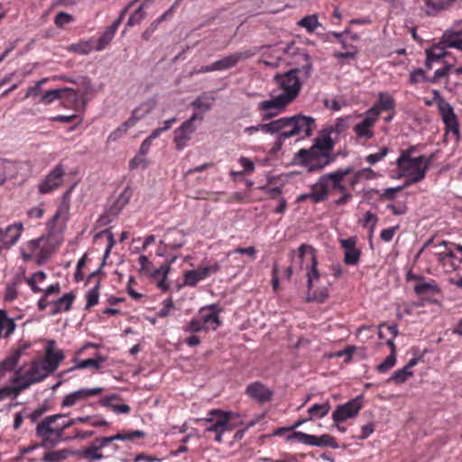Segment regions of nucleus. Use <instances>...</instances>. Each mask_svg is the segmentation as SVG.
<instances>
[{"label": "nucleus", "mask_w": 462, "mask_h": 462, "mask_svg": "<svg viewBox=\"0 0 462 462\" xmlns=\"http://www.w3.org/2000/svg\"><path fill=\"white\" fill-rule=\"evenodd\" d=\"M144 437L145 433L139 430L119 432L109 437H98L86 448L77 449L75 451L67 448L48 451L44 453L42 461L60 462L66 459L69 455L76 456L79 459H84L88 462L100 461L106 457V456L102 452L103 448L111 446L114 452H117L119 450L118 445L114 444L116 440H134V439H143Z\"/></svg>", "instance_id": "nucleus-1"}, {"label": "nucleus", "mask_w": 462, "mask_h": 462, "mask_svg": "<svg viewBox=\"0 0 462 462\" xmlns=\"http://www.w3.org/2000/svg\"><path fill=\"white\" fill-rule=\"evenodd\" d=\"M350 167L339 168L333 172L321 175L317 181L310 186V191L300 194L297 198L298 202H303L310 199L312 203L318 204L324 202L329 195L340 193V197L335 200L337 206H342L349 202L353 196L346 185L345 179L352 173Z\"/></svg>", "instance_id": "nucleus-2"}, {"label": "nucleus", "mask_w": 462, "mask_h": 462, "mask_svg": "<svg viewBox=\"0 0 462 462\" xmlns=\"http://www.w3.org/2000/svg\"><path fill=\"white\" fill-rule=\"evenodd\" d=\"M297 63L301 65L300 69H292L283 74H277L273 78V81L277 86V91L280 93L275 94L281 97L287 104L291 103L299 95L301 89V82L299 79L298 73L303 72L306 78H309L312 63L310 55L305 51H300L296 53ZM276 90H273L275 93Z\"/></svg>", "instance_id": "nucleus-3"}, {"label": "nucleus", "mask_w": 462, "mask_h": 462, "mask_svg": "<svg viewBox=\"0 0 462 462\" xmlns=\"http://www.w3.org/2000/svg\"><path fill=\"white\" fill-rule=\"evenodd\" d=\"M266 128L270 134H278L277 143L281 145L283 141L293 136H298L300 139L310 136L316 128V124L311 116L296 115L271 121Z\"/></svg>", "instance_id": "nucleus-4"}, {"label": "nucleus", "mask_w": 462, "mask_h": 462, "mask_svg": "<svg viewBox=\"0 0 462 462\" xmlns=\"http://www.w3.org/2000/svg\"><path fill=\"white\" fill-rule=\"evenodd\" d=\"M71 419L67 415L58 413L45 417L36 427V437L40 439L39 446L51 448L61 441H66L65 430L72 427Z\"/></svg>", "instance_id": "nucleus-5"}, {"label": "nucleus", "mask_w": 462, "mask_h": 462, "mask_svg": "<svg viewBox=\"0 0 462 462\" xmlns=\"http://www.w3.org/2000/svg\"><path fill=\"white\" fill-rule=\"evenodd\" d=\"M452 245V243L447 241L436 244L433 239H430L423 245L419 255L425 254L430 263L441 266L446 273H451L456 271L461 263V259L455 254Z\"/></svg>", "instance_id": "nucleus-6"}, {"label": "nucleus", "mask_w": 462, "mask_h": 462, "mask_svg": "<svg viewBox=\"0 0 462 462\" xmlns=\"http://www.w3.org/2000/svg\"><path fill=\"white\" fill-rule=\"evenodd\" d=\"M220 311L221 309L217 304L200 308L198 314L183 326V331L199 333L208 332L209 329L217 330L222 325L219 318Z\"/></svg>", "instance_id": "nucleus-7"}, {"label": "nucleus", "mask_w": 462, "mask_h": 462, "mask_svg": "<svg viewBox=\"0 0 462 462\" xmlns=\"http://www.w3.org/2000/svg\"><path fill=\"white\" fill-rule=\"evenodd\" d=\"M236 417V414L232 411H224L219 409H213L208 412V417L198 419L197 421H202L206 424V432H214L215 441L221 443L223 441V434L227 431H232L236 424L232 420Z\"/></svg>", "instance_id": "nucleus-8"}, {"label": "nucleus", "mask_w": 462, "mask_h": 462, "mask_svg": "<svg viewBox=\"0 0 462 462\" xmlns=\"http://www.w3.org/2000/svg\"><path fill=\"white\" fill-rule=\"evenodd\" d=\"M434 159V154L429 156L420 155L414 159H408L404 162L396 160V166L401 177H411V182H420L426 177L430 164Z\"/></svg>", "instance_id": "nucleus-9"}, {"label": "nucleus", "mask_w": 462, "mask_h": 462, "mask_svg": "<svg viewBox=\"0 0 462 462\" xmlns=\"http://www.w3.org/2000/svg\"><path fill=\"white\" fill-rule=\"evenodd\" d=\"M298 164L305 167L309 172H315L323 170L335 161L334 155H327L312 146L309 149H300L295 154Z\"/></svg>", "instance_id": "nucleus-10"}, {"label": "nucleus", "mask_w": 462, "mask_h": 462, "mask_svg": "<svg viewBox=\"0 0 462 462\" xmlns=\"http://www.w3.org/2000/svg\"><path fill=\"white\" fill-rule=\"evenodd\" d=\"M203 120L204 116L199 115V112H195L174 131L173 142L178 151H181L187 146L188 142L197 130L195 122L199 121L201 123Z\"/></svg>", "instance_id": "nucleus-11"}, {"label": "nucleus", "mask_w": 462, "mask_h": 462, "mask_svg": "<svg viewBox=\"0 0 462 462\" xmlns=\"http://www.w3.org/2000/svg\"><path fill=\"white\" fill-rule=\"evenodd\" d=\"M103 387H93V388H80L74 392L66 394L61 402V408H70L78 404L84 403V405L92 406L93 404L88 402V401L96 396H99L104 393Z\"/></svg>", "instance_id": "nucleus-12"}, {"label": "nucleus", "mask_w": 462, "mask_h": 462, "mask_svg": "<svg viewBox=\"0 0 462 462\" xmlns=\"http://www.w3.org/2000/svg\"><path fill=\"white\" fill-rule=\"evenodd\" d=\"M363 408V398L357 396L346 402V403L337 405L332 412L331 419L336 427L349 419L356 417Z\"/></svg>", "instance_id": "nucleus-13"}, {"label": "nucleus", "mask_w": 462, "mask_h": 462, "mask_svg": "<svg viewBox=\"0 0 462 462\" xmlns=\"http://www.w3.org/2000/svg\"><path fill=\"white\" fill-rule=\"evenodd\" d=\"M293 439L298 440L307 446L315 447H330L332 448H337L338 444L336 439L329 434H323L321 436L310 435L302 431H294L287 437V441Z\"/></svg>", "instance_id": "nucleus-14"}, {"label": "nucleus", "mask_w": 462, "mask_h": 462, "mask_svg": "<svg viewBox=\"0 0 462 462\" xmlns=\"http://www.w3.org/2000/svg\"><path fill=\"white\" fill-rule=\"evenodd\" d=\"M69 193V192L68 191L64 194L62 202L59 205L55 214L46 224V229L50 236L62 232L63 228L65 227L69 210V204L66 200Z\"/></svg>", "instance_id": "nucleus-15"}, {"label": "nucleus", "mask_w": 462, "mask_h": 462, "mask_svg": "<svg viewBox=\"0 0 462 462\" xmlns=\"http://www.w3.org/2000/svg\"><path fill=\"white\" fill-rule=\"evenodd\" d=\"M377 121L375 112L366 111L363 119L353 127L356 141L365 143L373 139L374 137V127Z\"/></svg>", "instance_id": "nucleus-16"}, {"label": "nucleus", "mask_w": 462, "mask_h": 462, "mask_svg": "<svg viewBox=\"0 0 462 462\" xmlns=\"http://www.w3.org/2000/svg\"><path fill=\"white\" fill-rule=\"evenodd\" d=\"M65 176V169L61 163L57 164L54 169L39 184L38 189L41 194H48L61 186Z\"/></svg>", "instance_id": "nucleus-17"}, {"label": "nucleus", "mask_w": 462, "mask_h": 462, "mask_svg": "<svg viewBox=\"0 0 462 462\" xmlns=\"http://www.w3.org/2000/svg\"><path fill=\"white\" fill-rule=\"evenodd\" d=\"M24 230L22 222H14L5 228L0 227V246L8 249L15 245Z\"/></svg>", "instance_id": "nucleus-18"}, {"label": "nucleus", "mask_w": 462, "mask_h": 462, "mask_svg": "<svg viewBox=\"0 0 462 462\" xmlns=\"http://www.w3.org/2000/svg\"><path fill=\"white\" fill-rule=\"evenodd\" d=\"M219 269V264L214 263L213 264L199 266L195 270L187 271L183 277L184 284L194 287L199 282L205 280L212 273H217Z\"/></svg>", "instance_id": "nucleus-19"}, {"label": "nucleus", "mask_w": 462, "mask_h": 462, "mask_svg": "<svg viewBox=\"0 0 462 462\" xmlns=\"http://www.w3.org/2000/svg\"><path fill=\"white\" fill-rule=\"evenodd\" d=\"M286 102H284L281 97L277 96H273V98L269 100L261 101L258 104V110L261 113V117L263 121H267L278 116L286 106H288Z\"/></svg>", "instance_id": "nucleus-20"}, {"label": "nucleus", "mask_w": 462, "mask_h": 462, "mask_svg": "<svg viewBox=\"0 0 462 462\" xmlns=\"http://www.w3.org/2000/svg\"><path fill=\"white\" fill-rule=\"evenodd\" d=\"M64 357L63 351L56 348L55 340L50 339L46 342L45 355L42 363L51 374L57 370Z\"/></svg>", "instance_id": "nucleus-21"}, {"label": "nucleus", "mask_w": 462, "mask_h": 462, "mask_svg": "<svg viewBox=\"0 0 462 462\" xmlns=\"http://www.w3.org/2000/svg\"><path fill=\"white\" fill-rule=\"evenodd\" d=\"M51 373L42 362H33L28 371L25 372L21 379L20 390L29 387L31 384L38 383L47 377Z\"/></svg>", "instance_id": "nucleus-22"}, {"label": "nucleus", "mask_w": 462, "mask_h": 462, "mask_svg": "<svg viewBox=\"0 0 462 462\" xmlns=\"http://www.w3.org/2000/svg\"><path fill=\"white\" fill-rule=\"evenodd\" d=\"M55 100H68L73 103H78L79 95L71 88H56L46 91L42 96L40 102L45 105H50Z\"/></svg>", "instance_id": "nucleus-23"}, {"label": "nucleus", "mask_w": 462, "mask_h": 462, "mask_svg": "<svg viewBox=\"0 0 462 462\" xmlns=\"http://www.w3.org/2000/svg\"><path fill=\"white\" fill-rule=\"evenodd\" d=\"M245 393L251 399L261 404L271 401L273 395V392L259 381L249 383Z\"/></svg>", "instance_id": "nucleus-24"}, {"label": "nucleus", "mask_w": 462, "mask_h": 462, "mask_svg": "<svg viewBox=\"0 0 462 462\" xmlns=\"http://www.w3.org/2000/svg\"><path fill=\"white\" fill-rule=\"evenodd\" d=\"M31 346L30 343H23L18 347L13 349L10 354L0 362V378L4 377L7 372L13 371L23 354Z\"/></svg>", "instance_id": "nucleus-25"}, {"label": "nucleus", "mask_w": 462, "mask_h": 462, "mask_svg": "<svg viewBox=\"0 0 462 462\" xmlns=\"http://www.w3.org/2000/svg\"><path fill=\"white\" fill-rule=\"evenodd\" d=\"M356 236L340 240V245L344 250V263L346 265H356L359 263L361 251L356 247Z\"/></svg>", "instance_id": "nucleus-26"}, {"label": "nucleus", "mask_w": 462, "mask_h": 462, "mask_svg": "<svg viewBox=\"0 0 462 462\" xmlns=\"http://www.w3.org/2000/svg\"><path fill=\"white\" fill-rule=\"evenodd\" d=\"M160 243L164 245L166 248L179 249L186 243L185 234L176 227L169 228L164 233Z\"/></svg>", "instance_id": "nucleus-27"}, {"label": "nucleus", "mask_w": 462, "mask_h": 462, "mask_svg": "<svg viewBox=\"0 0 462 462\" xmlns=\"http://www.w3.org/2000/svg\"><path fill=\"white\" fill-rule=\"evenodd\" d=\"M439 113L446 125V127L455 134H458V122L457 117L454 112L453 107L447 101L439 104Z\"/></svg>", "instance_id": "nucleus-28"}, {"label": "nucleus", "mask_w": 462, "mask_h": 462, "mask_svg": "<svg viewBox=\"0 0 462 462\" xmlns=\"http://www.w3.org/2000/svg\"><path fill=\"white\" fill-rule=\"evenodd\" d=\"M254 52L252 51H237L231 53L216 61L218 71L226 70L235 67L239 61L251 58Z\"/></svg>", "instance_id": "nucleus-29"}, {"label": "nucleus", "mask_w": 462, "mask_h": 462, "mask_svg": "<svg viewBox=\"0 0 462 462\" xmlns=\"http://www.w3.org/2000/svg\"><path fill=\"white\" fill-rule=\"evenodd\" d=\"M395 108V101L388 92H380L375 104L367 111L369 113L375 112V116L379 120L381 113L385 111H393Z\"/></svg>", "instance_id": "nucleus-30"}, {"label": "nucleus", "mask_w": 462, "mask_h": 462, "mask_svg": "<svg viewBox=\"0 0 462 462\" xmlns=\"http://www.w3.org/2000/svg\"><path fill=\"white\" fill-rule=\"evenodd\" d=\"M425 12L430 16H436L442 11L452 8L462 0H423Z\"/></svg>", "instance_id": "nucleus-31"}, {"label": "nucleus", "mask_w": 462, "mask_h": 462, "mask_svg": "<svg viewBox=\"0 0 462 462\" xmlns=\"http://www.w3.org/2000/svg\"><path fill=\"white\" fill-rule=\"evenodd\" d=\"M141 108H135L131 117L126 120L125 123H123L120 126H118L116 129H115L113 132L110 133V134L107 137V143L116 142L119 140L129 128L135 125L136 122L143 116V115H140Z\"/></svg>", "instance_id": "nucleus-32"}, {"label": "nucleus", "mask_w": 462, "mask_h": 462, "mask_svg": "<svg viewBox=\"0 0 462 462\" xmlns=\"http://www.w3.org/2000/svg\"><path fill=\"white\" fill-rule=\"evenodd\" d=\"M75 299L76 294L73 291H69L58 299L53 300L51 301V310L50 314L51 316H56L61 312L69 311Z\"/></svg>", "instance_id": "nucleus-33"}, {"label": "nucleus", "mask_w": 462, "mask_h": 462, "mask_svg": "<svg viewBox=\"0 0 462 462\" xmlns=\"http://www.w3.org/2000/svg\"><path fill=\"white\" fill-rule=\"evenodd\" d=\"M111 401H122V398L117 393H111L99 399L98 404L102 407L110 409L116 414H128L131 411V407L128 404L118 403L112 405Z\"/></svg>", "instance_id": "nucleus-34"}, {"label": "nucleus", "mask_w": 462, "mask_h": 462, "mask_svg": "<svg viewBox=\"0 0 462 462\" xmlns=\"http://www.w3.org/2000/svg\"><path fill=\"white\" fill-rule=\"evenodd\" d=\"M413 279L419 280V282L414 286V291L420 296L423 295H437L440 292V288L438 283L431 280L430 282H424L422 277L412 276Z\"/></svg>", "instance_id": "nucleus-35"}, {"label": "nucleus", "mask_w": 462, "mask_h": 462, "mask_svg": "<svg viewBox=\"0 0 462 462\" xmlns=\"http://www.w3.org/2000/svg\"><path fill=\"white\" fill-rule=\"evenodd\" d=\"M336 140H334L331 134H328L325 130L322 134L316 137L314 140V143L311 145L314 149L326 153L327 155H333L331 153L335 144Z\"/></svg>", "instance_id": "nucleus-36"}, {"label": "nucleus", "mask_w": 462, "mask_h": 462, "mask_svg": "<svg viewBox=\"0 0 462 462\" xmlns=\"http://www.w3.org/2000/svg\"><path fill=\"white\" fill-rule=\"evenodd\" d=\"M170 273V263H163L159 268L152 269V273L148 277L157 280V287L162 291L169 290L170 285L167 282V276Z\"/></svg>", "instance_id": "nucleus-37"}, {"label": "nucleus", "mask_w": 462, "mask_h": 462, "mask_svg": "<svg viewBox=\"0 0 462 462\" xmlns=\"http://www.w3.org/2000/svg\"><path fill=\"white\" fill-rule=\"evenodd\" d=\"M349 118H350V116L337 118L335 123L332 125H330L329 127H328L327 129H325V131L328 134H331V136H333L334 140H336V142H337L338 139L340 138L341 134H343L348 129Z\"/></svg>", "instance_id": "nucleus-38"}, {"label": "nucleus", "mask_w": 462, "mask_h": 462, "mask_svg": "<svg viewBox=\"0 0 462 462\" xmlns=\"http://www.w3.org/2000/svg\"><path fill=\"white\" fill-rule=\"evenodd\" d=\"M214 100L215 97L211 94L205 92L192 101L191 106L195 110L200 111L201 113L199 114L203 116V113L212 108Z\"/></svg>", "instance_id": "nucleus-39"}, {"label": "nucleus", "mask_w": 462, "mask_h": 462, "mask_svg": "<svg viewBox=\"0 0 462 462\" xmlns=\"http://www.w3.org/2000/svg\"><path fill=\"white\" fill-rule=\"evenodd\" d=\"M305 270L307 275V287L309 291H311L313 282H318L320 278L316 254H311V261L306 265Z\"/></svg>", "instance_id": "nucleus-40"}, {"label": "nucleus", "mask_w": 462, "mask_h": 462, "mask_svg": "<svg viewBox=\"0 0 462 462\" xmlns=\"http://www.w3.org/2000/svg\"><path fill=\"white\" fill-rule=\"evenodd\" d=\"M441 41L446 48H453L458 51L462 49V34L458 33V30L446 31L442 35Z\"/></svg>", "instance_id": "nucleus-41"}, {"label": "nucleus", "mask_w": 462, "mask_h": 462, "mask_svg": "<svg viewBox=\"0 0 462 462\" xmlns=\"http://www.w3.org/2000/svg\"><path fill=\"white\" fill-rule=\"evenodd\" d=\"M72 424L73 426L78 423L82 424H89L92 427H107L109 425V422L106 421L103 417H101L98 414L96 415H88V416H79L76 418H72Z\"/></svg>", "instance_id": "nucleus-42"}, {"label": "nucleus", "mask_w": 462, "mask_h": 462, "mask_svg": "<svg viewBox=\"0 0 462 462\" xmlns=\"http://www.w3.org/2000/svg\"><path fill=\"white\" fill-rule=\"evenodd\" d=\"M43 240V237H39L36 239H32L28 241L23 248L22 249V257L25 261H30L34 258L38 254V251L40 249L41 244Z\"/></svg>", "instance_id": "nucleus-43"}, {"label": "nucleus", "mask_w": 462, "mask_h": 462, "mask_svg": "<svg viewBox=\"0 0 462 462\" xmlns=\"http://www.w3.org/2000/svg\"><path fill=\"white\" fill-rule=\"evenodd\" d=\"M15 329V323L14 319L7 316L4 310H0V338L2 337H9Z\"/></svg>", "instance_id": "nucleus-44"}, {"label": "nucleus", "mask_w": 462, "mask_h": 462, "mask_svg": "<svg viewBox=\"0 0 462 462\" xmlns=\"http://www.w3.org/2000/svg\"><path fill=\"white\" fill-rule=\"evenodd\" d=\"M446 46L440 41L437 44H433L430 49L425 51L426 56H429L434 62L439 61L444 58L449 57L450 53L446 51Z\"/></svg>", "instance_id": "nucleus-45"}, {"label": "nucleus", "mask_w": 462, "mask_h": 462, "mask_svg": "<svg viewBox=\"0 0 462 462\" xmlns=\"http://www.w3.org/2000/svg\"><path fill=\"white\" fill-rule=\"evenodd\" d=\"M331 409L329 401H326L322 403H316L310 406L308 410L310 414L309 420L312 419H322L327 416Z\"/></svg>", "instance_id": "nucleus-46"}, {"label": "nucleus", "mask_w": 462, "mask_h": 462, "mask_svg": "<svg viewBox=\"0 0 462 462\" xmlns=\"http://www.w3.org/2000/svg\"><path fill=\"white\" fill-rule=\"evenodd\" d=\"M424 82L430 83V79L426 75V71L424 69L417 68L410 71L408 83L411 86L417 87Z\"/></svg>", "instance_id": "nucleus-47"}, {"label": "nucleus", "mask_w": 462, "mask_h": 462, "mask_svg": "<svg viewBox=\"0 0 462 462\" xmlns=\"http://www.w3.org/2000/svg\"><path fill=\"white\" fill-rule=\"evenodd\" d=\"M116 31L108 26L106 30L97 39V43L94 45V51H101L112 42Z\"/></svg>", "instance_id": "nucleus-48"}, {"label": "nucleus", "mask_w": 462, "mask_h": 462, "mask_svg": "<svg viewBox=\"0 0 462 462\" xmlns=\"http://www.w3.org/2000/svg\"><path fill=\"white\" fill-rule=\"evenodd\" d=\"M105 361H106V357L97 354L96 358H88V359H85V360L79 362L77 365H75L71 368V370L86 369V368H89V367H93L95 369H99Z\"/></svg>", "instance_id": "nucleus-49"}, {"label": "nucleus", "mask_w": 462, "mask_h": 462, "mask_svg": "<svg viewBox=\"0 0 462 462\" xmlns=\"http://www.w3.org/2000/svg\"><path fill=\"white\" fill-rule=\"evenodd\" d=\"M22 282V278L20 276L15 277L12 282H9L5 286L4 300L5 301L11 302L14 301L17 296V287Z\"/></svg>", "instance_id": "nucleus-50"}, {"label": "nucleus", "mask_w": 462, "mask_h": 462, "mask_svg": "<svg viewBox=\"0 0 462 462\" xmlns=\"http://www.w3.org/2000/svg\"><path fill=\"white\" fill-rule=\"evenodd\" d=\"M378 222V217L372 213L371 211H367L364 217L359 220V223L362 225L363 227L368 228L370 236H373L375 226Z\"/></svg>", "instance_id": "nucleus-51"}, {"label": "nucleus", "mask_w": 462, "mask_h": 462, "mask_svg": "<svg viewBox=\"0 0 462 462\" xmlns=\"http://www.w3.org/2000/svg\"><path fill=\"white\" fill-rule=\"evenodd\" d=\"M298 25L305 28L309 32H313L319 25L316 14L307 15L298 22Z\"/></svg>", "instance_id": "nucleus-52"}, {"label": "nucleus", "mask_w": 462, "mask_h": 462, "mask_svg": "<svg viewBox=\"0 0 462 462\" xmlns=\"http://www.w3.org/2000/svg\"><path fill=\"white\" fill-rule=\"evenodd\" d=\"M99 287H100V282L98 281L96 283V285L87 292V294H86L87 303H86V307H85L86 310H89L98 303Z\"/></svg>", "instance_id": "nucleus-53"}, {"label": "nucleus", "mask_w": 462, "mask_h": 462, "mask_svg": "<svg viewBox=\"0 0 462 462\" xmlns=\"http://www.w3.org/2000/svg\"><path fill=\"white\" fill-rule=\"evenodd\" d=\"M328 298V291L326 287L319 288L312 292L310 291L307 300L308 301H316L319 303L325 302Z\"/></svg>", "instance_id": "nucleus-54"}, {"label": "nucleus", "mask_w": 462, "mask_h": 462, "mask_svg": "<svg viewBox=\"0 0 462 462\" xmlns=\"http://www.w3.org/2000/svg\"><path fill=\"white\" fill-rule=\"evenodd\" d=\"M411 376H413V372L408 371L407 369L402 367V369L396 370L389 378V381H393L395 383H402Z\"/></svg>", "instance_id": "nucleus-55"}, {"label": "nucleus", "mask_w": 462, "mask_h": 462, "mask_svg": "<svg viewBox=\"0 0 462 462\" xmlns=\"http://www.w3.org/2000/svg\"><path fill=\"white\" fill-rule=\"evenodd\" d=\"M311 254H316L315 249L309 245L302 244L298 248V256L303 264L306 261L309 263L311 261Z\"/></svg>", "instance_id": "nucleus-56"}, {"label": "nucleus", "mask_w": 462, "mask_h": 462, "mask_svg": "<svg viewBox=\"0 0 462 462\" xmlns=\"http://www.w3.org/2000/svg\"><path fill=\"white\" fill-rule=\"evenodd\" d=\"M145 5H142L135 12L129 17L126 26L132 27L139 24L146 16L144 12Z\"/></svg>", "instance_id": "nucleus-57"}, {"label": "nucleus", "mask_w": 462, "mask_h": 462, "mask_svg": "<svg viewBox=\"0 0 462 462\" xmlns=\"http://www.w3.org/2000/svg\"><path fill=\"white\" fill-rule=\"evenodd\" d=\"M239 163L241 164V166L243 167V171H231V175L232 176H235V175H247V174H250L252 173L254 171V162L246 158V157H241L239 159Z\"/></svg>", "instance_id": "nucleus-58"}, {"label": "nucleus", "mask_w": 462, "mask_h": 462, "mask_svg": "<svg viewBox=\"0 0 462 462\" xmlns=\"http://www.w3.org/2000/svg\"><path fill=\"white\" fill-rule=\"evenodd\" d=\"M94 42L91 39L89 41L80 42L79 43L72 44L71 50L80 54H88L94 50Z\"/></svg>", "instance_id": "nucleus-59"}, {"label": "nucleus", "mask_w": 462, "mask_h": 462, "mask_svg": "<svg viewBox=\"0 0 462 462\" xmlns=\"http://www.w3.org/2000/svg\"><path fill=\"white\" fill-rule=\"evenodd\" d=\"M138 263L140 265V273L148 277L150 273H152L153 269L152 263L149 260V258L146 255H140L138 258Z\"/></svg>", "instance_id": "nucleus-60"}, {"label": "nucleus", "mask_w": 462, "mask_h": 462, "mask_svg": "<svg viewBox=\"0 0 462 462\" xmlns=\"http://www.w3.org/2000/svg\"><path fill=\"white\" fill-rule=\"evenodd\" d=\"M386 331L390 335V337L386 340V345L390 347L391 353L396 356V346L394 344V339L398 335V328L397 326H389L386 327Z\"/></svg>", "instance_id": "nucleus-61"}, {"label": "nucleus", "mask_w": 462, "mask_h": 462, "mask_svg": "<svg viewBox=\"0 0 462 462\" xmlns=\"http://www.w3.org/2000/svg\"><path fill=\"white\" fill-rule=\"evenodd\" d=\"M402 190V187L388 188L383 189L382 192L376 191L379 195L380 200H393L396 194Z\"/></svg>", "instance_id": "nucleus-62"}, {"label": "nucleus", "mask_w": 462, "mask_h": 462, "mask_svg": "<svg viewBox=\"0 0 462 462\" xmlns=\"http://www.w3.org/2000/svg\"><path fill=\"white\" fill-rule=\"evenodd\" d=\"M73 21L72 15L65 12H60L57 14L54 19V23L59 28H63L66 24Z\"/></svg>", "instance_id": "nucleus-63"}, {"label": "nucleus", "mask_w": 462, "mask_h": 462, "mask_svg": "<svg viewBox=\"0 0 462 462\" xmlns=\"http://www.w3.org/2000/svg\"><path fill=\"white\" fill-rule=\"evenodd\" d=\"M396 363V356L390 354L383 363L377 365V371L379 373H384L393 367Z\"/></svg>", "instance_id": "nucleus-64"}]
</instances>
